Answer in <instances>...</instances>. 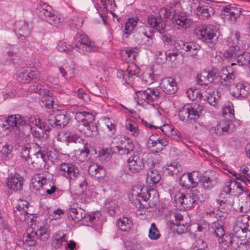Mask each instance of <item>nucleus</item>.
Wrapping results in <instances>:
<instances>
[{
  "instance_id": "nucleus-1",
  "label": "nucleus",
  "mask_w": 250,
  "mask_h": 250,
  "mask_svg": "<svg viewBox=\"0 0 250 250\" xmlns=\"http://www.w3.org/2000/svg\"><path fill=\"white\" fill-rule=\"evenodd\" d=\"M190 0H179L174 2L173 6L175 9L172 20L175 28L178 29H186L190 26L191 24L190 20L187 17L185 12H180L178 8H180L182 11L190 8Z\"/></svg>"
},
{
  "instance_id": "nucleus-2",
  "label": "nucleus",
  "mask_w": 250,
  "mask_h": 250,
  "mask_svg": "<svg viewBox=\"0 0 250 250\" xmlns=\"http://www.w3.org/2000/svg\"><path fill=\"white\" fill-rule=\"evenodd\" d=\"M234 178L226 182L223 187V191L227 194L234 196L244 195L246 200V207L250 206V193L245 190L246 186L243 183L238 182Z\"/></svg>"
},
{
  "instance_id": "nucleus-3",
  "label": "nucleus",
  "mask_w": 250,
  "mask_h": 250,
  "mask_svg": "<svg viewBox=\"0 0 250 250\" xmlns=\"http://www.w3.org/2000/svg\"><path fill=\"white\" fill-rule=\"evenodd\" d=\"M68 216L76 222H80L83 219L86 222H88V225L93 226L95 224L99 221L98 216L96 213L86 214L85 211L79 207L77 204L71 205L67 211Z\"/></svg>"
},
{
  "instance_id": "nucleus-4",
  "label": "nucleus",
  "mask_w": 250,
  "mask_h": 250,
  "mask_svg": "<svg viewBox=\"0 0 250 250\" xmlns=\"http://www.w3.org/2000/svg\"><path fill=\"white\" fill-rule=\"evenodd\" d=\"M8 122L10 123L12 130L16 129V135L20 134V132H24L23 129H28L30 125H37V120L34 117H22L21 115L16 114L8 117Z\"/></svg>"
},
{
  "instance_id": "nucleus-5",
  "label": "nucleus",
  "mask_w": 250,
  "mask_h": 250,
  "mask_svg": "<svg viewBox=\"0 0 250 250\" xmlns=\"http://www.w3.org/2000/svg\"><path fill=\"white\" fill-rule=\"evenodd\" d=\"M72 43L74 48L76 47L80 53L84 54L96 51L99 48L87 35L82 32L77 33Z\"/></svg>"
},
{
  "instance_id": "nucleus-6",
  "label": "nucleus",
  "mask_w": 250,
  "mask_h": 250,
  "mask_svg": "<svg viewBox=\"0 0 250 250\" xmlns=\"http://www.w3.org/2000/svg\"><path fill=\"white\" fill-rule=\"evenodd\" d=\"M37 14L42 20L54 26H58L63 20L54 13L52 7L46 3L39 5L37 8Z\"/></svg>"
},
{
  "instance_id": "nucleus-7",
  "label": "nucleus",
  "mask_w": 250,
  "mask_h": 250,
  "mask_svg": "<svg viewBox=\"0 0 250 250\" xmlns=\"http://www.w3.org/2000/svg\"><path fill=\"white\" fill-rule=\"evenodd\" d=\"M227 43L229 48L226 50L223 53V59H226L231 62H233L236 60L237 55L241 53L239 52L240 46L238 45L239 41L238 35L236 34L231 35L227 39ZM216 58H217L218 60L219 59H222L220 52L219 54L216 55Z\"/></svg>"
},
{
  "instance_id": "nucleus-8",
  "label": "nucleus",
  "mask_w": 250,
  "mask_h": 250,
  "mask_svg": "<svg viewBox=\"0 0 250 250\" xmlns=\"http://www.w3.org/2000/svg\"><path fill=\"white\" fill-rule=\"evenodd\" d=\"M203 110L202 106L195 105L192 107L190 105H184L180 109L178 112V116L180 120L187 124L194 123L200 117L199 113Z\"/></svg>"
},
{
  "instance_id": "nucleus-9",
  "label": "nucleus",
  "mask_w": 250,
  "mask_h": 250,
  "mask_svg": "<svg viewBox=\"0 0 250 250\" xmlns=\"http://www.w3.org/2000/svg\"><path fill=\"white\" fill-rule=\"evenodd\" d=\"M25 132H20L19 135H16L15 141L16 147L21 152V156L25 161L29 164V160L32 156L30 155L31 144L27 142V137Z\"/></svg>"
},
{
  "instance_id": "nucleus-10",
  "label": "nucleus",
  "mask_w": 250,
  "mask_h": 250,
  "mask_svg": "<svg viewBox=\"0 0 250 250\" xmlns=\"http://www.w3.org/2000/svg\"><path fill=\"white\" fill-rule=\"evenodd\" d=\"M34 146L37 147L39 150L34 153L30 158L29 164L31 168L38 170L47 169L46 156L44 153V149L36 143Z\"/></svg>"
},
{
  "instance_id": "nucleus-11",
  "label": "nucleus",
  "mask_w": 250,
  "mask_h": 250,
  "mask_svg": "<svg viewBox=\"0 0 250 250\" xmlns=\"http://www.w3.org/2000/svg\"><path fill=\"white\" fill-rule=\"evenodd\" d=\"M196 201V195L192 192H177L174 197L176 206L180 209H189Z\"/></svg>"
},
{
  "instance_id": "nucleus-12",
  "label": "nucleus",
  "mask_w": 250,
  "mask_h": 250,
  "mask_svg": "<svg viewBox=\"0 0 250 250\" xmlns=\"http://www.w3.org/2000/svg\"><path fill=\"white\" fill-rule=\"evenodd\" d=\"M219 28L213 24L201 25L195 30L198 38L204 42H208L216 36Z\"/></svg>"
},
{
  "instance_id": "nucleus-13",
  "label": "nucleus",
  "mask_w": 250,
  "mask_h": 250,
  "mask_svg": "<svg viewBox=\"0 0 250 250\" xmlns=\"http://www.w3.org/2000/svg\"><path fill=\"white\" fill-rule=\"evenodd\" d=\"M161 97V94L158 89L147 88L145 90L136 92V97L138 104H143L145 102L150 103L157 101Z\"/></svg>"
},
{
  "instance_id": "nucleus-14",
  "label": "nucleus",
  "mask_w": 250,
  "mask_h": 250,
  "mask_svg": "<svg viewBox=\"0 0 250 250\" xmlns=\"http://www.w3.org/2000/svg\"><path fill=\"white\" fill-rule=\"evenodd\" d=\"M75 118L77 121L75 125L77 129L81 132L83 133L84 131L87 132L86 129L89 124L94 121L95 117L92 113L88 112H79L75 113Z\"/></svg>"
},
{
  "instance_id": "nucleus-15",
  "label": "nucleus",
  "mask_w": 250,
  "mask_h": 250,
  "mask_svg": "<svg viewBox=\"0 0 250 250\" xmlns=\"http://www.w3.org/2000/svg\"><path fill=\"white\" fill-rule=\"evenodd\" d=\"M200 173L193 171L188 174H183L179 178V184L187 188H195L200 181Z\"/></svg>"
},
{
  "instance_id": "nucleus-16",
  "label": "nucleus",
  "mask_w": 250,
  "mask_h": 250,
  "mask_svg": "<svg viewBox=\"0 0 250 250\" xmlns=\"http://www.w3.org/2000/svg\"><path fill=\"white\" fill-rule=\"evenodd\" d=\"M218 174L213 170H209L204 172L201 177L200 183L205 189H210L216 185L218 182Z\"/></svg>"
},
{
  "instance_id": "nucleus-17",
  "label": "nucleus",
  "mask_w": 250,
  "mask_h": 250,
  "mask_svg": "<svg viewBox=\"0 0 250 250\" xmlns=\"http://www.w3.org/2000/svg\"><path fill=\"white\" fill-rule=\"evenodd\" d=\"M127 165L129 171L134 173L139 172L144 167V159L141 153L134 152L127 161Z\"/></svg>"
},
{
  "instance_id": "nucleus-18",
  "label": "nucleus",
  "mask_w": 250,
  "mask_h": 250,
  "mask_svg": "<svg viewBox=\"0 0 250 250\" xmlns=\"http://www.w3.org/2000/svg\"><path fill=\"white\" fill-rule=\"evenodd\" d=\"M147 24L154 30L160 34H164L166 32V23L159 13L151 14L148 16Z\"/></svg>"
},
{
  "instance_id": "nucleus-19",
  "label": "nucleus",
  "mask_w": 250,
  "mask_h": 250,
  "mask_svg": "<svg viewBox=\"0 0 250 250\" xmlns=\"http://www.w3.org/2000/svg\"><path fill=\"white\" fill-rule=\"evenodd\" d=\"M220 248L226 250L229 247L237 250L239 247V240L237 237H234V234L226 233L221 238L218 239Z\"/></svg>"
},
{
  "instance_id": "nucleus-20",
  "label": "nucleus",
  "mask_w": 250,
  "mask_h": 250,
  "mask_svg": "<svg viewBox=\"0 0 250 250\" xmlns=\"http://www.w3.org/2000/svg\"><path fill=\"white\" fill-rule=\"evenodd\" d=\"M40 73L36 69L32 70L30 68L22 69L19 72L18 80L21 83H28L31 80H38L40 79Z\"/></svg>"
},
{
  "instance_id": "nucleus-21",
  "label": "nucleus",
  "mask_w": 250,
  "mask_h": 250,
  "mask_svg": "<svg viewBox=\"0 0 250 250\" xmlns=\"http://www.w3.org/2000/svg\"><path fill=\"white\" fill-rule=\"evenodd\" d=\"M60 173L69 180H74L79 174L78 168L71 163H63L60 166Z\"/></svg>"
},
{
  "instance_id": "nucleus-22",
  "label": "nucleus",
  "mask_w": 250,
  "mask_h": 250,
  "mask_svg": "<svg viewBox=\"0 0 250 250\" xmlns=\"http://www.w3.org/2000/svg\"><path fill=\"white\" fill-rule=\"evenodd\" d=\"M14 30L18 35L19 39L21 42L25 40L31 32L28 23L23 21H20L15 23Z\"/></svg>"
},
{
  "instance_id": "nucleus-23",
  "label": "nucleus",
  "mask_w": 250,
  "mask_h": 250,
  "mask_svg": "<svg viewBox=\"0 0 250 250\" xmlns=\"http://www.w3.org/2000/svg\"><path fill=\"white\" fill-rule=\"evenodd\" d=\"M250 89V85L247 83H239L232 85V95L237 98L241 99L246 97Z\"/></svg>"
},
{
  "instance_id": "nucleus-24",
  "label": "nucleus",
  "mask_w": 250,
  "mask_h": 250,
  "mask_svg": "<svg viewBox=\"0 0 250 250\" xmlns=\"http://www.w3.org/2000/svg\"><path fill=\"white\" fill-rule=\"evenodd\" d=\"M143 188L141 186H133L131 190L129 192L128 197L130 201L134 202L135 204L138 203L140 205H142V201H146V196L142 193Z\"/></svg>"
},
{
  "instance_id": "nucleus-25",
  "label": "nucleus",
  "mask_w": 250,
  "mask_h": 250,
  "mask_svg": "<svg viewBox=\"0 0 250 250\" xmlns=\"http://www.w3.org/2000/svg\"><path fill=\"white\" fill-rule=\"evenodd\" d=\"M230 121L228 120H221L216 126L212 127L210 131L218 135H225L230 132Z\"/></svg>"
},
{
  "instance_id": "nucleus-26",
  "label": "nucleus",
  "mask_w": 250,
  "mask_h": 250,
  "mask_svg": "<svg viewBox=\"0 0 250 250\" xmlns=\"http://www.w3.org/2000/svg\"><path fill=\"white\" fill-rule=\"evenodd\" d=\"M23 178L19 174H15L7 179V187L14 191L21 190L23 185Z\"/></svg>"
},
{
  "instance_id": "nucleus-27",
  "label": "nucleus",
  "mask_w": 250,
  "mask_h": 250,
  "mask_svg": "<svg viewBox=\"0 0 250 250\" xmlns=\"http://www.w3.org/2000/svg\"><path fill=\"white\" fill-rule=\"evenodd\" d=\"M161 88L167 94H174L177 90L176 82L172 78H167L163 80Z\"/></svg>"
},
{
  "instance_id": "nucleus-28",
  "label": "nucleus",
  "mask_w": 250,
  "mask_h": 250,
  "mask_svg": "<svg viewBox=\"0 0 250 250\" xmlns=\"http://www.w3.org/2000/svg\"><path fill=\"white\" fill-rule=\"evenodd\" d=\"M67 235L62 231H59L52 236V246L55 249H60L67 242Z\"/></svg>"
},
{
  "instance_id": "nucleus-29",
  "label": "nucleus",
  "mask_w": 250,
  "mask_h": 250,
  "mask_svg": "<svg viewBox=\"0 0 250 250\" xmlns=\"http://www.w3.org/2000/svg\"><path fill=\"white\" fill-rule=\"evenodd\" d=\"M214 13V9L210 6L202 5L197 8L196 15L199 19L205 20L210 18Z\"/></svg>"
},
{
  "instance_id": "nucleus-30",
  "label": "nucleus",
  "mask_w": 250,
  "mask_h": 250,
  "mask_svg": "<svg viewBox=\"0 0 250 250\" xmlns=\"http://www.w3.org/2000/svg\"><path fill=\"white\" fill-rule=\"evenodd\" d=\"M242 173H237L235 172H230L234 177L235 180L241 181L245 186L250 185V170L248 167H245L241 168Z\"/></svg>"
},
{
  "instance_id": "nucleus-31",
  "label": "nucleus",
  "mask_w": 250,
  "mask_h": 250,
  "mask_svg": "<svg viewBox=\"0 0 250 250\" xmlns=\"http://www.w3.org/2000/svg\"><path fill=\"white\" fill-rule=\"evenodd\" d=\"M219 205L218 207L216 214L220 218H226L228 216V210L233 206V201L230 202L228 200L225 201L223 200H218Z\"/></svg>"
},
{
  "instance_id": "nucleus-32",
  "label": "nucleus",
  "mask_w": 250,
  "mask_h": 250,
  "mask_svg": "<svg viewBox=\"0 0 250 250\" xmlns=\"http://www.w3.org/2000/svg\"><path fill=\"white\" fill-rule=\"evenodd\" d=\"M222 74L220 76V82L223 86H230L234 81L236 76L233 72L229 73L226 68L222 69Z\"/></svg>"
},
{
  "instance_id": "nucleus-33",
  "label": "nucleus",
  "mask_w": 250,
  "mask_h": 250,
  "mask_svg": "<svg viewBox=\"0 0 250 250\" xmlns=\"http://www.w3.org/2000/svg\"><path fill=\"white\" fill-rule=\"evenodd\" d=\"M117 149L121 155L127 154L134 149V146L132 142L129 139H124L121 141V144L116 146Z\"/></svg>"
},
{
  "instance_id": "nucleus-34",
  "label": "nucleus",
  "mask_w": 250,
  "mask_h": 250,
  "mask_svg": "<svg viewBox=\"0 0 250 250\" xmlns=\"http://www.w3.org/2000/svg\"><path fill=\"white\" fill-rule=\"evenodd\" d=\"M38 125H42L47 131H49L51 127H56V119L54 115L50 114L43 122L39 118H36Z\"/></svg>"
},
{
  "instance_id": "nucleus-35",
  "label": "nucleus",
  "mask_w": 250,
  "mask_h": 250,
  "mask_svg": "<svg viewBox=\"0 0 250 250\" xmlns=\"http://www.w3.org/2000/svg\"><path fill=\"white\" fill-rule=\"evenodd\" d=\"M55 116L56 127H63L68 125L69 117L65 111H58Z\"/></svg>"
},
{
  "instance_id": "nucleus-36",
  "label": "nucleus",
  "mask_w": 250,
  "mask_h": 250,
  "mask_svg": "<svg viewBox=\"0 0 250 250\" xmlns=\"http://www.w3.org/2000/svg\"><path fill=\"white\" fill-rule=\"evenodd\" d=\"M225 228L223 222L222 221H218L212 224L211 233L217 237L221 238L226 234Z\"/></svg>"
},
{
  "instance_id": "nucleus-37",
  "label": "nucleus",
  "mask_w": 250,
  "mask_h": 250,
  "mask_svg": "<svg viewBox=\"0 0 250 250\" xmlns=\"http://www.w3.org/2000/svg\"><path fill=\"white\" fill-rule=\"evenodd\" d=\"M88 144L84 143L82 149L76 150V156L80 161L83 162L88 160L90 158V150L88 147Z\"/></svg>"
},
{
  "instance_id": "nucleus-38",
  "label": "nucleus",
  "mask_w": 250,
  "mask_h": 250,
  "mask_svg": "<svg viewBox=\"0 0 250 250\" xmlns=\"http://www.w3.org/2000/svg\"><path fill=\"white\" fill-rule=\"evenodd\" d=\"M117 225L119 229L121 231H128L132 226V221L130 218L123 216L118 219Z\"/></svg>"
},
{
  "instance_id": "nucleus-39",
  "label": "nucleus",
  "mask_w": 250,
  "mask_h": 250,
  "mask_svg": "<svg viewBox=\"0 0 250 250\" xmlns=\"http://www.w3.org/2000/svg\"><path fill=\"white\" fill-rule=\"evenodd\" d=\"M88 172L91 176L98 179L102 178L105 175V171L103 167L95 164L89 167Z\"/></svg>"
},
{
  "instance_id": "nucleus-40",
  "label": "nucleus",
  "mask_w": 250,
  "mask_h": 250,
  "mask_svg": "<svg viewBox=\"0 0 250 250\" xmlns=\"http://www.w3.org/2000/svg\"><path fill=\"white\" fill-rule=\"evenodd\" d=\"M48 181V180L41 174H36L32 179L33 188L36 190H38L41 188L45 186Z\"/></svg>"
},
{
  "instance_id": "nucleus-41",
  "label": "nucleus",
  "mask_w": 250,
  "mask_h": 250,
  "mask_svg": "<svg viewBox=\"0 0 250 250\" xmlns=\"http://www.w3.org/2000/svg\"><path fill=\"white\" fill-rule=\"evenodd\" d=\"M168 144V140L166 138L162 137V139H159V141L147 147L152 152L158 153L161 151L163 149L164 147L166 146Z\"/></svg>"
},
{
  "instance_id": "nucleus-42",
  "label": "nucleus",
  "mask_w": 250,
  "mask_h": 250,
  "mask_svg": "<svg viewBox=\"0 0 250 250\" xmlns=\"http://www.w3.org/2000/svg\"><path fill=\"white\" fill-rule=\"evenodd\" d=\"M42 96L41 98L40 104L42 107L46 109H50L53 107V103L54 99L52 96L49 94V91L47 90L46 93L42 94Z\"/></svg>"
},
{
  "instance_id": "nucleus-43",
  "label": "nucleus",
  "mask_w": 250,
  "mask_h": 250,
  "mask_svg": "<svg viewBox=\"0 0 250 250\" xmlns=\"http://www.w3.org/2000/svg\"><path fill=\"white\" fill-rule=\"evenodd\" d=\"M31 229H28L27 230L26 236H23V241L29 246H34L37 243V233L34 231H30Z\"/></svg>"
},
{
  "instance_id": "nucleus-44",
  "label": "nucleus",
  "mask_w": 250,
  "mask_h": 250,
  "mask_svg": "<svg viewBox=\"0 0 250 250\" xmlns=\"http://www.w3.org/2000/svg\"><path fill=\"white\" fill-rule=\"evenodd\" d=\"M139 19L137 17L128 18L125 26V34L128 36L131 34L134 28L137 25Z\"/></svg>"
},
{
  "instance_id": "nucleus-45",
  "label": "nucleus",
  "mask_w": 250,
  "mask_h": 250,
  "mask_svg": "<svg viewBox=\"0 0 250 250\" xmlns=\"http://www.w3.org/2000/svg\"><path fill=\"white\" fill-rule=\"evenodd\" d=\"M60 73L66 80H71L75 77V68L73 65L65 66V68L59 67Z\"/></svg>"
},
{
  "instance_id": "nucleus-46",
  "label": "nucleus",
  "mask_w": 250,
  "mask_h": 250,
  "mask_svg": "<svg viewBox=\"0 0 250 250\" xmlns=\"http://www.w3.org/2000/svg\"><path fill=\"white\" fill-rule=\"evenodd\" d=\"M240 54L236 57V60L239 65L243 66L249 64L250 62V54L247 52H244L240 48Z\"/></svg>"
},
{
  "instance_id": "nucleus-47",
  "label": "nucleus",
  "mask_w": 250,
  "mask_h": 250,
  "mask_svg": "<svg viewBox=\"0 0 250 250\" xmlns=\"http://www.w3.org/2000/svg\"><path fill=\"white\" fill-rule=\"evenodd\" d=\"M37 125H30V129L32 132V135L36 138L40 139L43 137L44 132L47 131L44 128L42 127V125H38V123H37Z\"/></svg>"
},
{
  "instance_id": "nucleus-48",
  "label": "nucleus",
  "mask_w": 250,
  "mask_h": 250,
  "mask_svg": "<svg viewBox=\"0 0 250 250\" xmlns=\"http://www.w3.org/2000/svg\"><path fill=\"white\" fill-rule=\"evenodd\" d=\"M206 71L202 72L197 76V83L200 85L208 86L212 83V80L210 79Z\"/></svg>"
},
{
  "instance_id": "nucleus-49",
  "label": "nucleus",
  "mask_w": 250,
  "mask_h": 250,
  "mask_svg": "<svg viewBox=\"0 0 250 250\" xmlns=\"http://www.w3.org/2000/svg\"><path fill=\"white\" fill-rule=\"evenodd\" d=\"M181 170V166L174 162L170 164L167 165L165 168L164 172L168 175L173 176L177 174Z\"/></svg>"
},
{
  "instance_id": "nucleus-50",
  "label": "nucleus",
  "mask_w": 250,
  "mask_h": 250,
  "mask_svg": "<svg viewBox=\"0 0 250 250\" xmlns=\"http://www.w3.org/2000/svg\"><path fill=\"white\" fill-rule=\"evenodd\" d=\"M139 69L134 64L129 65L125 72H123V78L125 80H127V78H129L133 76H136L139 73Z\"/></svg>"
},
{
  "instance_id": "nucleus-51",
  "label": "nucleus",
  "mask_w": 250,
  "mask_h": 250,
  "mask_svg": "<svg viewBox=\"0 0 250 250\" xmlns=\"http://www.w3.org/2000/svg\"><path fill=\"white\" fill-rule=\"evenodd\" d=\"M105 208L111 215H113L118 209V202L115 200H107L105 204Z\"/></svg>"
},
{
  "instance_id": "nucleus-52",
  "label": "nucleus",
  "mask_w": 250,
  "mask_h": 250,
  "mask_svg": "<svg viewBox=\"0 0 250 250\" xmlns=\"http://www.w3.org/2000/svg\"><path fill=\"white\" fill-rule=\"evenodd\" d=\"M35 233L38 238L42 241H46L49 237V231L45 226H40Z\"/></svg>"
},
{
  "instance_id": "nucleus-53",
  "label": "nucleus",
  "mask_w": 250,
  "mask_h": 250,
  "mask_svg": "<svg viewBox=\"0 0 250 250\" xmlns=\"http://www.w3.org/2000/svg\"><path fill=\"white\" fill-rule=\"evenodd\" d=\"M222 115L225 116L228 115L229 121L234 118V110L232 103L228 102L223 105L222 108Z\"/></svg>"
},
{
  "instance_id": "nucleus-54",
  "label": "nucleus",
  "mask_w": 250,
  "mask_h": 250,
  "mask_svg": "<svg viewBox=\"0 0 250 250\" xmlns=\"http://www.w3.org/2000/svg\"><path fill=\"white\" fill-rule=\"evenodd\" d=\"M35 83H32L28 88V90L30 92H35L38 93L40 95L46 93L47 90L44 88V86L36 83V81L34 80Z\"/></svg>"
},
{
  "instance_id": "nucleus-55",
  "label": "nucleus",
  "mask_w": 250,
  "mask_h": 250,
  "mask_svg": "<svg viewBox=\"0 0 250 250\" xmlns=\"http://www.w3.org/2000/svg\"><path fill=\"white\" fill-rule=\"evenodd\" d=\"M86 129L87 130V132L84 131L83 132L86 136L89 137H93L97 135L98 133V128L96 123L93 121L90 122L86 127Z\"/></svg>"
},
{
  "instance_id": "nucleus-56",
  "label": "nucleus",
  "mask_w": 250,
  "mask_h": 250,
  "mask_svg": "<svg viewBox=\"0 0 250 250\" xmlns=\"http://www.w3.org/2000/svg\"><path fill=\"white\" fill-rule=\"evenodd\" d=\"M58 50L60 52H63L67 54H70L74 49V46L72 44H68L66 42H60L57 46Z\"/></svg>"
},
{
  "instance_id": "nucleus-57",
  "label": "nucleus",
  "mask_w": 250,
  "mask_h": 250,
  "mask_svg": "<svg viewBox=\"0 0 250 250\" xmlns=\"http://www.w3.org/2000/svg\"><path fill=\"white\" fill-rule=\"evenodd\" d=\"M8 122V118L5 120L2 124H0V137L7 135L9 131L12 130V127Z\"/></svg>"
},
{
  "instance_id": "nucleus-58",
  "label": "nucleus",
  "mask_w": 250,
  "mask_h": 250,
  "mask_svg": "<svg viewBox=\"0 0 250 250\" xmlns=\"http://www.w3.org/2000/svg\"><path fill=\"white\" fill-rule=\"evenodd\" d=\"M207 242L202 239H199L195 241L192 246V250H207Z\"/></svg>"
},
{
  "instance_id": "nucleus-59",
  "label": "nucleus",
  "mask_w": 250,
  "mask_h": 250,
  "mask_svg": "<svg viewBox=\"0 0 250 250\" xmlns=\"http://www.w3.org/2000/svg\"><path fill=\"white\" fill-rule=\"evenodd\" d=\"M147 178L150 179L152 184H156L161 180V175L156 170H150L147 173Z\"/></svg>"
},
{
  "instance_id": "nucleus-60",
  "label": "nucleus",
  "mask_w": 250,
  "mask_h": 250,
  "mask_svg": "<svg viewBox=\"0 0 250 250\" xmlns=\"http://www.w3.org/2000/svg\"><path fill=\"white\" fill-rule=\"evenodd\" d=\"M126 128L129 130L134 136H137L139 134L138 126L135 122L132 121L126 122L125 123Z\"/></svg>"
},
{
  "instance_id": "nucleus-61",
  "label": "nucleus",
  "mask_w": 250,
  "mask_h": 250,
  "mask_svg": "<svg viewBox=\"0 0 250 250\" xmlns=\"http://www.w3.org/2000/svg\"><path fill=\"white\" fill-rule=\"evenodd\" d=\"M160 236L155 224L152 223L149 230V237L152 240H157L160 238Z\"/></svg>"
},
{
  "instance_id": "nucleus-62",
  "label": "nucleus",
  "mask_w": 250,
  "mask_h": 250,
  "mask_svg": "<svg viewBox=\"0 0 250 250\" xmlns=\"http://www.w3.org/2000/svg\"><path fill=\"white\" fill-rule=\"evenodd\" d=\"M112 155L111 148H103L99 152V157L101 161H105L110 158Z\"/></svg>"
},
{
  "instance_id": "nucleus-63",
  "label": "nucleus",
  "mask_w": 250,
  "mask_h": 250,
  "mask_svg": "<svg viewBox=\"0 0 250 250\" xmlns=\"http://www.w3.org/2000/svg\"><path fill=\"white\" fill-rule=\"evenodd\" d=\"M171 228L178 234L183 233L187 230L189 224L186 222L185 225H182L179 223L171 225Z\"/></svg>"
},
{
  "instance_id": "nucleus-64",
  "label": "nucleus",
  "mask_w": 250,
  "mask_h": 250,
  "mask_svg": "<svg viewBox=\"0 0 250 250\" xmlns=\"http://www.w3.org/2000/svg\"><path fill=\"white\" fill-rule=\"evenodd\" d=\"M67 138L69 142H74L76 144H84V141L80 136L77 134L70 132L67 136Z\"/></svg>"
}]
</instances>
